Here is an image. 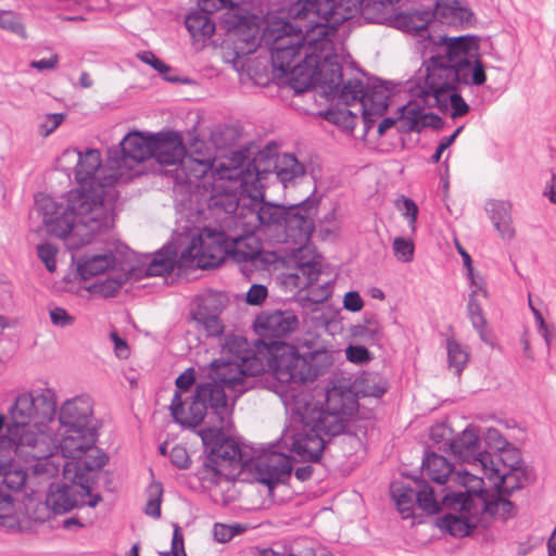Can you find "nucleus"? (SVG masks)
Returning <instances> with one entry per match:
<instances>
[{"label":"nucleus","mask_w":556,"mask_h":556,"mask_svg":"<svg viewBox=\"0 0 556 556\" xmlns=\"http://www.w3.org/2000/svg\"><path fill=\"white\" fill-rule=\"evenodd\" d=\"M228 167H220L218 175L222 180H230V186L219 184L216 189L224 188L225 200L218 194L213 197V204L220 205L226 212L236 211L240 203L242 208L239 218L245 224H253L254 230H282L286 239L303 244L314 231V217L318 201L306 198L299 204L289 207L264 202L263 180L269 172L261 169L255 160H250L245 151L239 150Z\"/></svg>","instance_id":"1"},{"label":"nucleus","mask_w":556,"mask_h":556,"mask_svg":"<svg viewBox=\"0 0 556 556\" xmlns=\"http://www.w3.org/2000/svg\"><path fill=\"white\" fill-rule=\"evenodd\" d=\"M55 412L56 396L51 388H37L20 394L9 408L8 438L16 455L33 463L27 469L34 476L50 479L62 469L65 479L81 482V473L72 469L74 464H67L55 453L56 445L47 426Z\"/></svg>","instance_id":"2"},{"label":"nucleus","mask_w":556,"mask_h":556,"mask_svg":"<svg viewBox=\"0 0 556 556\" xmlns=\"http://www.w3.org/2000/svg\"><path fill=\"white\" fill-rule=\"evenodd\" d=\"M324 24L318 3L309 0H285L275 12H269L262 31L263 45L269 50L275 70L289 76L295 90L298 67L308 65L306 60V30Z\"/></svg>","instance_id":"3"},{"label":"nucleus","mask_w":556,"mask_h":556,"mask_svg":"<svg viewBox=\"0 0 556 556\" xmlns=\"http://www.w3.org/2000/svg\"><path fill=\"white\" fill-rule=\"evenodd\" d=\"M35 206L42 216L47 232L66 240L72 250L92 242L94 235L109 229L114 220L111 204L94 190H71L66 207L49 195L39 194Z\"/></svg>","instance_id":"4"},{"label":"nucleus","mask_w":556,"mask_h":556,"mask_svg":"<svg viewBox=\"0 0 556 556\" xmlns=\"http://www.w3.org/2000/svg\"><path fill=\"white\" fill-rule=\"evenodd\" d=\"M430 81L440 86H481L486 80L479 47L471 36L441 37L426 63Z\"/></svg>","instance_id":"5"},{"label":"nucleus","mask_w":556,"mask_h":556,"mask_svg":"<svg viewBox=\"0 0 556 556\" xmlns=\"http://www.w3.org/2000/svg\"><path fill=\"white\" fill-rule=\"evenodd\" d=\"M308 65L298 67L296 92H304L313 86L328 89L336 94L342 85V67L338 62V47L341 45L339 29L324 21L306 30Z\"/></svg>","instance_id":"6"},{"label":"nucleus","mask_w":556,"mask_h":556,"mask_svg":"<svg viewBox=\"0 0 556 556\" xmlns=\"http://www.w3.org/2000/svg\"><path fill=\"white\" fill-rule=\"evenodd\" d=\"M265 368L268 367L275 379L281 383H303L314 381L332 366V356L326 350H317L301 355L288 343H268Z\"/></svg>","instance_id":"7"},{"label":"nucleus","mask_w":556,"mask_h":556,"mask_svg":"<svg viewBox=\"0 0 556 556\" xmlns=\"http://www.w3.org/2000/svg\"><path fill=\"white\" fill-rule=\"evenodd\" d=\"M285 406L295 417L299 418L301 430L291 435V451L294 452L304 462H318L326 446V437L332 435L321 427V424L313 419L307 413V404L303 395L298 400H287L283 397Z\"/></svg>","instance_id":"8"},{"label":"nucleus","mask_w":556,"mask_h":556,"mask_svg":"<svg viewBox=\"0 0 556 556\" xmlns=\"http://www.w3.org/2000/svg\"><path fill=\"white\" fill-rule=\"evenodd\" d=\"M486 438L496 441L495 446L498 452L494 453L493 459H488L490 464L483 470V475L493 483L495 491L508 496L515 490L520 489L526 480L525 470L520 466L519 453L515 450L503 448L506 441L496 429H489Z\"/></svg>","instance_id":"9"},{"label":"nucleus","mask_w":556,"mask_h":556,"mask_svg":"<svg viewBox=\"0 0 556 556\" xmlns=\"http://www.w3.org/2000/svg\"><path fill=\"white\" fill-rule=\"evenodd\" d=\"M301 395L305 397L307 413L313 416L312 418H314L309 421L317 419L321 424V427H324V429H326V431L331 435H339L344 431L346 427V419L344 416L351 414L355 405V402L349 393H345L338 388L328 390L326 393L325 408L318 407L312 401V395L302 388L299 390L292 388V390L287 392L283 397L287 400H298Z\"/></svg>","instance_id":"10"},{"label":"nucleus","mask_w":556,"mask_h":556,"mask_svg":"<svg viewBox=\"0 0 556 556\" xmlns=\"http://www.w3.org/2000/svg\"><path fill=\"white\" fill-rule=\"evenodd\" d=\"M60 443L61 452L67 464H74V472L84 473L101 469L108 456L96 445L97 429L65 428Z\"/></svg>","instance_id":"11"},{"label":"nucleus","mask_w":556,"mask_h":556,"mask_svg":"<svg viewBox=\"0 0 556 556\" xmlns=\"http://www.w3.org/2000/svg\"><path fill=\"white\" fill-rule=\"evenodd\" d=\"M229 236L224 231L204 228L193 237L187 248L180 253L182 266L201 269L214 268L229 256Z\"/></svg>","instance_id":"12"},{"label":"nucleus","mask_w":556,"mask_h":556,"mask_svg":"<svg viewBox=\"0 0 556 556\" xmlns=\"http://www.w3.org/2000/svg\"><path fill=\"white\" fill-rule=\"evenodd\" d=\"M318 9L323 20L338 28L357 14L371 23H382L392 15L394 7H387L382 0H326L318 3Z\"/></svg>","instance_id":"13"},{"label":"nucleus","mask_w":556,"mask_h":556,"mask_svg":"<svg viewBox=\"0 0 556 556\" xmlns=\"http://www.w3.org/2000/svg\"><path fill=\"white\" fill-rule=\"evenodd\" d=\"M471 498V491H450L442 497L443 507L457 511V515L448 514L441 519L440 527L453 536L463 538L469 535L478 527L488 528V523L481 518L476 507L467 503Z\"/></svg>","instance_id":"14"},{"label":"nucleus","mask_w":556,"mask_h":556,"mask_svg":"<svg viewBox=\"0 0 556 556\" xmlns=\"http://www.w3.org/2000/svg\"><path fill=\"white\" fill-rule=\"evenodd\" d=\"M63 160L75 161V178L78 184H90L89 189L80 188L79 190L92 192L93 190L103 197L106 203H110L112 210L114 208L113 200L115 198V190L113 188L116 177L110 175L104 177V182L97 181V174L101 167V154L97 149H88L80 152L76 149H67L62 154Z\"/></svg>","instance_id":"15"},{"label":"nucleus","mask_w":556,"mask_h":556,"mask_svg":"<svg viewBox=\"0 0 556 556\" xmlns=\"http://www.w3.org/2000/svg\"><path fill=\"white\" fill-rule=\"evenodd\" d=\"M459 482L471 491V498L467 503L473 505L479 510L481 518L490 526L492 518L506 520L514 516V504L504 498V493L497 491L490 492L484 489L482 477L476 473L465 472L459 475Z\"/></svg>","instance_id":"16"},{"label":"nucleus","mask_w":556,"mask_h":556,"mask_svg":"<svg viewBox=\"0 0 556 556\" xmlns=\"http://www.w3.org/2000/svg\"><path fill=\"white\" fill-rule=\"evenodd\" d=\"M229 430L230 428H223L220 424H217L213 428L201 431L203 444L210 447L208 455L227 469L228 467L235 470L249 468L251 459L248 455L241 451L236 441L225 437V432Z\"/></svg>","instance_id":"17"},{"label":"nucleus","mask_w":556,"mask_h":556,"mask_svg":"<svg viewBox=\"0 0 556 556\" xmlns=\"http://www.w3.org/2000/svg\"><path fill=\"white\" fill-rule=\"evenodd\" d=\"M212 370L215 381L219 382L224 388L232 389L236 392L247 390L245 379L254 377L265 371L264 357H252L243 359V362H233L226 359H215L212 363Z\"/></svg>","instance_id":"18"},{"label":"nucleus","mask_w":556,"mask_h":556,"mask_svg":"<svg viewBox=\"0 0 556 556\" xmlns=\"http://www.w3.org/2000/svg\"><path fill=\"white\" fill-rule=\"evenodd\" d=\"M237 152L238 151L232 152L231 156L226 162L219 163L216 167H214L211 156L198 157L193 154H190V155L185 154V156L178 164L179 169L185 174V176L188 180H191L192 178H195V179L203 178L204 179V181H203L204 188H206L207 184L211 185L210 200H208V206H211V207L215 206L213 204V197H215L216 194H218L219 199L225 200L224 188L216 189V187L219 184H222V178L218 175V170L223 166H225V167L231 166L230 162H232V159ZM223 184H225V186L231 185L230 180H228L226 178H225V180L223 179Z\"/></svg>","instance_id":"19"},{"label":"nucleus","mask_w":556,"mask_h":556,"mask_svg":"<svg viewBox=\"0 0 556 556\" xmlns=\"http://www.w3.org/2000/svg\"><path fill=\"white\" fill-rule=\"evenodd\" d=\"M249 469L254 470L255 479L267 485L269 490L285 482L291 475L290 457L283 453L269 452L251 459Z\"/></svg>","instance_id":"20"},{"label":"nucleus","mask_w":556,"mask_h":556,"mask_svg":"<svg viewBox=\"0 0 556 556\" xmlns=\"http://www.w3.org/2000/svg\"><path fill=\"white\" fill-rule=\"evenodd\" d=\"M59 420L64 428L98 429L92 399L81 394L66 400L60 407Z\"/></svg>","instance_id":"21"},{"label":"nucleus","mask_w":556,"mask_h":556,"mask_svg":"<svg viewBox=\"0 0 556 556\" xmlns=\"http://www.w3.org/2000/svg\"><path fill=\"white\" fill-rule=\"evenodd\" d=\"M299 319L291 309H267L257 315L254 327L263 338L282 339L296 330Z\"/></svg>","instance_id":"22"},{"label":"nucleus","mask_w":556,"mask_h":556,"mask_svg":"<svg viewBox=\"0 0 556 556\" xmlns=\"http://www.w3.org/2000/svg\"><path fill=\"white\" fill-rule=\"evenodd\" d=\"M450 451L459 460L479 467L483 472L493 459L494 453L480 450L479 434L475 428H466L457 438L448 443Z\"/></svg>","instance_id":"23"},{"label":"nucleus","mask_w":556,"mask_h":556,"mask_svg":"<svg viewBox=\"0 0 556 556\" xmlns=\"http://www.w3.org/2000/svg\"><path fill=\"white\" fill-rule=\"evenodd\" d=\"M197 399L201 400L223 428H231V407L228 404L224 386L213 380L195 388Z\"/></svg>","instance_id":"24"},{"label":"nucleus","mask_w":556,"mask_h":556,"mask_svg":"<svg viewBox=\"0 0 556 556\" xmlns=\"http://www.w3.org/2000/svg\"><path fill=\"white\" fill-rule=\"evenodd\" d=\"M437 83L430 81L429 76L426 75L425 94L432 98L433 104L443 113L450 112L453 118L466 115L469 112V105L456 91L457 86H440Z\"/></svg>","instance_id":"25"},{"label":"nucleus","mask_w":556,"mask_h":556,"mask_svg":"<svg viewBox=\"0 0 556 556\" xmlns=\"http://www.w3.org/2000/svg\"><path fill=\"white\" fill-rule=\"evenodd\" d=\"M89 494L90 488L85 484V475L81 473V482L51 486L46 504L55 514H64L76 507L83 497Z\"/></svg>","instance_id":"26"},{"label":"nucleus","mask_w":556,"mask_h":556,"mask_svg":"<svg viewBox=\"0 0 556 556\" xmlns=\"http://www.w3.org/2000/svg\"><path fill=\"white\" fill-rule=\"evenodd\" d=\"M236 218V224L243 228V233L229 236V256L238 263H256L262 254V242L255 236L253 224H245V220H242L239 217Z\"/></svg>","instance_id":"27"},{"label":"nucleus","mask_w":556,"mask_h":556,"mask_svg":"<svg viewBox=\"0 0 556 556\" xmlns=\"http://www.w3.org/2000/svg\"><path fill=\"white\" fill-rule=\"evenodd\" d=\"M186 154L181 136L176 131L153 134L152 157L161 165H178Z\"/></svg>","instance_id":"28"},{"label":"nucleus","mask_w":556,"mask_h":556,"mask_svg":"<svg viewBox=\"0 0 556 556\" xmlns=\"http://www.w3.org/2000/svg\"><path fill=\"white\" fill-rule=\"evenodd\" d=\"M257 18L240 16L232 26L230 35L237 55H248L256 51L257 47L263 43L261 26Z\"/></svg>","instance_id":"29"},{"label":"nucleus","mask_w":556,"mask_h":556,"mask_svg":"<svg viewBox=\"0 0 556 556\" xmlns=\"http://www.w3.org/2000/svg\"><path fill=\"white\" fill-rule=\"evenodd\" d=\"M468 472L467 470L453 471V465L443 456L435 453H429L422 460V473L429 477L433 482L443 485L453 481L465 491V486L459 482V475Z\"/></svg>","instance_id":"30"},{"label":"nucleus","mask_w":556,"mask_h":556,"mask_svg":"<svg viewBox=\"0 0 556 556\" xmlns=\"http://www.w3.org/2000/svg\"><path fill=\"white\" fill-rule=\"evenodd\" d=\"M152 139L153 134L144 136L142 132H129L121 142L123 153V163L130 166L129 161L141 163L152 157Z\"/></svg>","instance_id":"31"},{"label":"nucleus","mask_w":556,"mask_h":556,"mask_svg":"<svg viewBox=\"0 0 556 556\" xmlns=\"http://www.w3.org/2000/svg\"><path fill=\"white\" fill-rule=\"evenodd\" d=\"M169 408L173 418L177 422L188 426H198L204 419L208 410L206 405L201 400L197 399L195 392L188 406V410H186L182 397L178 391H175Z\"/></svg>","instance_id":"32"},{"label":"nucleus","mask_w":556,"mask_h":556,"mask_svg":"<svg viewBox=\"0 0 556 556\" xmlns=\"http://www.w3.org/2000/svg\"><path fill=\"white\" fill-rule=\"evenodd\" d=\"M513 205L509 201L491 200L485 204V211L503 240L510 241L515 238L516 231L511 217Z\"/></svg>","instance_id":"33"},{"label":"nucleus","mask_w":556,"mask_h":556,"mask_svg":"<svg viewBox=\"0 0 556 556\" xmlns=\"http://www.w3.org/2000/svg\"><path fill=\"white\" fill-rule=\"evenodd\" d=\"M431 16L443 24H464L471 21L472 12L458 0H438Z\"/></svg>","instance_id":"34"},{"label":"nucleus","mask_w":556,"mask_h":556,"mask_svg":"<svg viewBox=\"0 0 556 556\" xmlns=\"http://www.w3.org/2000/svg\"><path fill=\"white\" fill-rule=\"evenodd\" d=\"M213 300H202L192 312L193 320L201 326L208 337H218L224 332V325L219 319V309L213 306Z\"/></svg>","instance_id":"35"},{"label":"nucleus","mask_w":556,"mask_h":556,"mask_svg":"<svg viewBox=\"0 0 556 556\" xmlns=\"http://www.w3.org/2000/svg\"><path fill=\"white\" fill-rule=\"evenodd\" d=\"M389 98L390 90L383 85H375L371 89L366 88L362 111L366 124L372 122V116L382 115L387 111Z\"/></svg>","instance_id":"36"},{"label":"nucleus","mask_w":556,"mask_h":556,"mask_svg":"<svg viewBox=\"0 0 556 556\" xmlns=\"http://www.w3.org/2000/svg\"><path fill=\"white\" fill-rule=\"evenodd\" d=\"M252 357H264L262 352H255L250 348L248 340L242 336L229 334L222 344L220 359L243 362Z\"/></svg>","instance_id":"37"},{"label":"nucleus","mask_w":556,"mask_h":556,"mask_svg":"<svg viewBox=\"0 0 556 556\" xmlns=\"http://www.w3.org/2000/svg\"><path fill=\"white\" fill-rule=\"evenodd\" d=\"M274 174L283 187L287 188L304 176L305 167L293 154L283 153L277 156Z\"/></svg>","instance_id":"38"},{"label":"nucleus","mask_w":556,"mask_h":556,"mask_svg":"<svg viewBox=\"0 0 556 556\" xmlns=\"http://www.w3.org/2000/svg\"><path fill=\"white\" fill-rule=\"evenodd\" d=\"M116 258L112 253L97 254L91 256H84L78 260V273L84 279L101 275L106 270H114Z\"/></svg>","instance_id":"39"},{"label":"nucleus","mask_w":556,"mask_h":556,"mask_svg":"<svg viewBox=\"0 0 556 556\" xmlns=\"http://www.w3.org/2000/svg\"><path fill=\"white\" fill-rule=\"evenodd\" d=\"M415 484L416 503L419 508L428 514H437L441 509V506H443L442 497L446 492L452 491L448 486L442 489L440 492H435L427 482L419 479L415 480Z\"/></svg>","instance_id":"40"},{"label":"nucleus","mask_w":556,"mask_h":556,"mask_svg":"<svg viewBox=\"0 0 556 556\" xmlns=\"http://www.w3.org/2000/svg\"><path fill=\"white\" fill-rule=\"evenodd\" d=\"M198 479L206 486L220 485L229 483L230 472L219 462H216L208 454L206 455L202 466L197 470Z\"/></svg>","instance_id":"41"},{"label":"nucleus","mask_w":556,"mask_h":556,"mask_svg":"<svg viewBox=\"0 0 556 556\" xmlns=\"http://www.w3.org/2000/svg\"><path fill=\"white\" fill-rule=\"evenodd\" d=\"M431 12L427 10H416L414 12L400 13L394 18L396 28L410 34H420L427 30L431 22Z\"/></svg>","instance_id":"42"},{"label":"nucleus","mask_w":556,"mask_h":556,"mask_svg":"<svg viewBox=\"0 0 556 556\" xmlns=\"http://www.w3.org/2000/svg\"><path fill=\"white\" fill-rule=\"evenodd\" d=\"M390 492L403 518L410 517L416 502L415 489L404 481H394L390 486Z\"/></svg>","instance_id":"43"},{"label":"nucleus","mask_w":556,"mask_h":556,"mask_svg":"<svg viewBox=\"0 0 556 556\" xmlns=\"http://www.w3.org/2000/svg\"><path fill=\"white\" fill-rule=\"evenodd\" d=\"M402 114L399 118V128L402 130L420 131L428 125L427 119L438 118V116L426 114L417 104L409 103L402 108Z\"/></svg>","instance_id":"44"},{"label":"nucleus","mask_w":556,"mask_h":556,"mask_svg":"<svg viewBox=\"0 0 556 556\" xmlns=\"http://www.w3.org/2000/svg\"><path fill=\"white\" fill-rule=\"evenodd\" d=\"M354 387L357 394L374 397H381L388 389L387 382L375 374H368L358 378Z\"/></svg>","instance_id":"45"},{"label":"nucleus","mask_w":556,"mask_h":556,"mask_svg":"<svg viewBox=\"0 0 556 556\" xmlns=\"http://www.w3.org/2000/svg\"><path fill=\"white\" fill-rule=\"evenodd\" d=\"M185 24L193 37L210 38L215 31V24L202 11L189 14Z\"/></svg>","instance_id":"46"},{"label":"nucleus","mask_w":556,"mask_h":556,"mask_svg":"<svg viewBox=\"0 0 556 556\" xmlns=\"http://www.w3.org/2000/svg\"><path fill=\"white\" fill-rule=\"evenodd\" d=\"M176 254L170 249L160 250L149 263L146 275L149 277L163 276L175 267Z\"/></svg>","instance_id":"47"},{"label":"nucleus","mask_w":556,"mask_h":556,"mask_svg":"<svg viewBox=\"0 0 556 556\" xmlns=\"http://www.w3.org/2000/svg\"><path fill=\"white\" fill-rule=\"evenodd\" d=\"M446 352L448 368L453 370L455 375L459 376L469 361L468 351L462 346L459 342L453 338H448L446 340Z\"/></svg>","instance_id":"48"},{"label":"nucleus","mask_w":556,"mask_h":556,"mask_svg":"<svg viewBox=\"0 0 556 556\" xmlns=\"http://www.w3.org/2000/svg\"><path fill=\"white\" fill-rule=\"evenodd\" d=\"M0 527L8 530L20 527V518L16 514L14 500L11 494L0 489Z\"/></svg>","instance_id":"49"},{"label":"nucleus","mask_w":556,"mask_h":556,"mask_svg":"<svg viewBox=\"0 0 556 556\" xmlns=\"http://www.w3.org/2000/svg\"><path fill=\"white\" fill-rule=\"evenodd\" d=\"M132 266L123 267L121 270H111L109 277L102 281L98 288L99 292L104 298L115 295V293L122 288V286L128 280Z\"/></svg>","instance_id":"50"},{"label":"nucleus","mask_w":556,"mask_h":556,"mask_svg":"<svg viewBox=\"0 0 556 556\" xmlns=\"http://www.w3.org/2000/svg\"><path fill=\"white\" fill-rule=\"evenodd\" d=\"M337 93L342 103L351 105L352 103L359 101L363 106V100L366 98V87L361 79H350L342 84V87L339 88Z\"/></svg>","instance_id":"51"},{"label":"nucleus","mask_w":556,"mask_h":556,"mask_svg":"<svg viewBox=\"0 0 556 556\" xmlns=\"http://www.w3.org/2000/svg\"><path fill=\"white\" fill-rule=\"evenodd\" d=\"M473 289L469 295L468 301V316L471 320V324L475 329H479L481 327L486 326V320L484 318V315L482 313V308L480 303L476 300V295L481 292L483 296H486V291L483 289V282L482 279L478 281V286H471Z\"/></svg>","instance_id":"52"},{"label":"nucleus","mask_w":556,"mask_h":556,"mask_svg":"<svg viewBox=\"0 0 556 556\" xmlns=\"http://www.w3.org/2000/svg\"><path fill=\"white\" fill-rule=\"evenodd\" d=\"M147 504L144 506V514L152 518L161 517V504L163 497V486L159 482H151L147 490Z\"/></svg>","instance_id":"53"},{"label":"nucleus","mask_w":556,"mask_h":556,"mask_svg":"<svg viewBox=\"0 0 556 556\" xmlns=\"http://www.w3.org/2000/svg\"><path fill=\"white\" fill-rule=\"evenodd\" d=\"M354 334L371 343L378 342L382 336V326L376 316H370L355 327Z\"/></svg>","instance_id":"54"},{"label":"nucleus","mask_w":556,"mask_h":556,"mask_svg":"<svg viewBox=\"0 0 556 556\" xmlns=\"http://www.w3.org/2000/svg\"><path fill=\"white\" fill-rule=\"evenodd\" d=\"M321 271V261L319 256H314L307 262H300L296 276L305 278V286H311L317 281Z\"/></svg>","instance_id":"55"},{"label":"nucleus","mask_w":556,"mask_h":556,"mask_svg":"<svg viewBox=\"0 0 556 556\" xmlns=\"http://www.w3.org/2000/svg\"><path fill=\"white\" fill-rule=\"evenodd\" d=\"M392 250L396 260L402 263H409L414 260L415 244L410 239L403 237L394 238Z\"/></svg>","instance_id":"56"},{"label":"nucleus","mask_w":556,"mask_h":556,"mask_svg":"<svg viewBox=\"0 0 556 556\" xmlns=\"http://www.w3.org/2000/svg\"><path fill=\"white\" fill-rule=\"evenodd\" d=\"M0 477L3 484L10 490H20L26 483L27 475L22 469H5L0 467Z\"/></svg>","instance_id":"57"},{"label":"nucleus","mask_w":556,"mask_h":556,"mask_svg":"<svg viewBox=\"0 0 556 556\" xmlns=\"http://www.w3.org/2000/svg\"><path fill=\"white\" fill-rule=\"evenodd\" d=\"M37 253H38V257L46 265V268L50 273H53L56 268V262H55V256L58 253L56 248L50 243H42V244L38 245Z\"/></svg>","instance_id":"58"},{"label":"nucleus","mask_w":556,"mask_h":556,"mask_svg":"<svg viewBox=\"0 0 556 556\" xmlns=\"http://www.w3.org/2000/svg\"><path fill=\"white\" fill-rule=\"evenodd\" d=\"M346 359L354 364H364L369 362L372 356L367 348L363 345H350L345 350Z\"/></svg>","instance_id":"59"},{"label":"nucleus","mask_w":556,"mask_h":556,"mask_svg":"<svg viewBox=\"0 0 556 556\" xmlns=\"http://www.w3.org/2000/svg\"><path fill=\"white\" fill-rule=\"evenodd\" d=\"M64 118L65 115L62 113L46 115L39 125L40 135L45 137L51 135L63 123Z\"/></svg>","instance_id":"60"},{"label":"nucleus","mask_w":556,"mask_h":556,"mask_svg":"<svg viewBox=\"0 0 556 556\" xmlns=\"http://www.w3.org/2000/svg\"><path fill=\"white\" fill-rule=\"evenodd\" d=\"M403 216L408 220L412 232L416 231V223L418 215L417 204L408 198H403V206L401 207Z\"/></svg>","instance_id":"61"},{"label":"nucleus","mask_w":556,"mask_h":556,"mask_svg":"<svg viewBox=\"0 0 556 556\" xmlns=\"http://www.w3.org/2000/svg\"><path fill=\"white\" fill-rule=\"evenodd\" d=\"M138 59L141 60L143 63L151 65L155 71H157L160 74L167 73L170 67L165 64L162 60H160L153 52L151 51H143L137 54Z\"/></svg>","instance_id":"62"},{"label":"nucleus","mask_w":556,"mask_h":556,"mask_svg":"<svg viewBox=\"0 0 556 556\" xmlns=\"http://www.w3.org/2000/svg\"><path fill=\"white\" fill-rule=\"evenodd\" d=\"M169 458L173 465L180 469H186L189 467L190 457L188 455L187 450L181 445H175L170 453Z\"/></svg>","instance_id":"63"},{"label":"nucleus","mask_w":556,"mask_h":556,"mask_svg":"<svg viewBox=\"0 0 556 556\" xmlns=\"http://www.w3.org/2000/svg\"><path fill=\"white\" fill-rule=\"evenodd\" d=\"M267 288L263 285H252L247 292V303L250 305H260L267 298Z\"/></svg>","instance_id":"64"}]
</instances>
